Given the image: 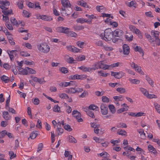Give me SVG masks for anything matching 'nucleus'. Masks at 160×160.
Returning a JSON list of instances; mask_svg holds the SVG:
<instances>
[{"label":"nucleus","instance_id":"1","mask_svg":"<svg viewBox=\"0 0 160 160\" xmlns=\"http://www.w3.org/2000/svg\"><path fill=\"white\" fill-rule=\"evenodd\" d=\"M101 38L106 41L112 40L113 38L112 31L110 28H108L105 31L101 30L99 33Z\"/></svg>","mask_w":160,"mask_h":160},{"label":"nucleus","instance_id":"2","mask_svg":"<svg viewBox=\"0 0 160 160\" xmlns=\"http://www.w3.org/2000/svg\"><path fill=\"white\" fill-rule=\"evenodd\" d=\"M18 71L19 74L22 75H28L29 74H35L37 72L32 68L26 67L25 68L21 67H17Z\"/></svg>","mask_w":160,"mask_h":160},{"label":"nucleus","instance_id":"3","mask_svg":"<svg viewBox=\"0 0 160 160\" xmlns=\"http://www.w3.org/2000/svg\"><path fill=\"white\" fill-rule=\"evenodd\" d=\"M38 50L41 52L48 53L50 50L49 46L46 43L43 42L37 45Z\"/></svg>","mask_w":160,"mask_h":160},{"label":"nucleus","instance_id":"4","mask_svg":"<svg viewBox=\"0 0 160 160\" xmlns=\"http://www.w3.org/2000/svg\"><path fill=\"white\" fill-rule=\"evenodd\" d=\"M139 89L142 93L148 99H156L158 98L157 95L154 94H149V91L144 88L140 87Z\"/></svg>","mask_w":160,"mask_h":160},{"label":"nucleus","instance_id":"5","mask_svg":"<svg viewBox=\"0 0 160 160\" xmlns=\"http://www.w3.org/2000/svg\"><path fill=\"white\" fill-rule=\"evenodd\" d=\"M4 32L7 36L8 42L10 44L13 46L15 45V43L13 40L12 35L8 32L7 29L4 31Z\"/></svg>","mask_w":160,"mask_h":160},{"label":"nucleus","instance_id":"6","mask_svg":"<svg viewBox=\"0 0 160 160\" xmlns=\"http://www.w3.org/2000/svg\"><path fill=\"white\" fill-rule=\"evenodd\" d=\"M73 117L75 118L79 122H82L83 121L81 118V115L80 112L77 110H73L72 113Z\"/></svg>","mask_w":160,"mask_h":160},{"label":"nucleus","instance_id":"7","mask_svg":"<svg viewBox=\"0 0 160 160\" xmlns=\"http://www.w3.org/2000/svg\"><path fill=\"white\" fill-rule=\"evenodd\" d=\"M72 9L71 7H62L61 8V12L62 15H69L72 13Z\"/></svg>","mask_w":160,"mask_h":160},{"label":"nucleus","instance_id":"8","mask_svg":"<svg viewBox=\"0 0 160 160\" xmlns=\"http://www.w3.org/2000/svg\"><path fill=\"white\" fill-rule=\"evenodd\" d=\"M131 67L134 69L135 71L139 74L143 75L144 73L142 71L140 67L138 65L133 62H132L130 63Z\"/></svg>","mask_w":160,"mask_h":160},{"label":"nucleus","instance_id":"9","mask_svg":"<svg viewBox=\"0 0 160 160\" xmlns=\"http://www.w3.org/2000/svg\"><path fill=\"white\" fill-rule=\"evenodd\" d=\"M100 112L101 114L103 115H107L108 113V110L107 106L104 103H102L100 105Z\"/></svg>","mask_w":160,"mask_h":160},{"label":"nucleus","instance_id":"10","mask_svg":"<svg viewBox=\"0 0 160 160\" xmlns=\"http://www.w3.org/2000/svg\"><path fill=\"white\" fill-rule=\"evenodd\" d=\"M36 17L38 19H41L45 21H50L52 19L51 16L46 15H41L38 14L36 15Z\"/></svg>","mask_w":160,"mask_h":160},{"label":"nucleus","instance_id":"11","mask_svg":"<svg viewBox=\"0 0 160 160\" xmlns=\"http://www.w3.org/2000/svg\"><path fill=\"white\" fill-rule=\"evenodd\" d=\"M0 8L2 10L8 9L10 5L9 2L7 0L4 1L0 0Z\"/></svg>","mask_w":160,"mask_h":160},{"label":"nucleus","instance_id":"12","mask_svg":"<svg viewBox=\"0 0 160 160\" xmlns=\"http://www.w3.org/2000/svg\"><path fill=\"white\" fill-rule=\"evenodd\" d=\"M121 107L122 108L118 109L117 111V112L118 114L127 111L129 108V107L125 103H123L122 104Z\"/></svg>","mask_w":160,"mask_h":160},{"label":"nucleus","instance_id":"13","mask_svg":"<svg viewBox=\"0 0 160 160\" xmlns=\"http://www.w3.org/2000/svg\"><path fill=\"white\" fill-rule=\"evenodd\" d=\"M111 75L119 79L125 75V73L122 72H111Z\"/></svg>","mask_w":160,"mask_h":160},{"label":"nucleus","instance_id":"14","mask_svg":"<svg viewBox=\"0 0 160 160\" xmlns=\"http://www.w3.org/2000/svg\"><path fill=\"white\" fill-rule=\"evenodd\" d=\"M105 22L113 27H117L118 25V22L112 20L111 19L109 18L106 19L105 20Z\"/></svg>","mask_w":160,"mask_h":160},{"label":"nucleus","instance_id":"15","mask_svg":"<svg viewBox=\"0 0 160 160\" xmlns=\"http://www.w3.org/2000/svg\"><path fill=\"white\" fill-rule=\"evenodd\" d=\"M17 50H8L7 52L8 53L9 56L10 60L11 61H13L14 60L15 56L16 55V52Z\"/></svg>","mask_w":160,"mask_h":160},{"label":"nucleus","instance_id":"16","mask_svg":"<svg viewBox=\"0 0 160 160\" xmlns=\"http://www.w3.org/2000/svg\"><path fill=\"white\" fill-rule=\"evenodd\" d=\"M56 30L59 32L66 34L68 33L69 28L65 27H59L56 28Z\"/></svg>","mask_w":160,"mask_h":160},{"label":"nucleus","instance_id":"17","mask_svg":"<svg viewBox=\"0 0 160 160\" xmlns=\"http://www.w3.org/2000/svg\"><path fill=\"white\" fill-rule=\"evenodd\" d=\"M148 149L151 153L153 155H157L158 153L156 148L151 144H149L148 145Z\"/></svg>","mask_w":160,"mask_h":160},{"label":"nucleus","instance_id":"18","mask_svg":"<svg viewBox=\"0 0 160 160\" xmlns=\"http://www.w3.org/2000/svg\"><path fill=\"white\" fill-rule=\"evenodd\" d=\"M66 48L68 51L74 52H80V50L78 48L73 46H68L66 47Z\"/></svg>","mask_w":160,"mask_h":160},{"label":"nucleus","instance_id":"19","mask_svg":"<svg viewBox=\"0 0 160 160\" xmlns=\"http://www.w3.org/2000/svg\"><path fill=\"white\" fill-rule=\"evenodd\" d=\"M10 21L12 23L13 26H15L18 27L19 25L22 23V21L20 20H17L15 18L12 17L10 19Z\"/></svg>","mask_w":160,"mask_h":160},{"label":"nucleus","instance_id":"20","mask_svg":"<svg viewBox=\"0 0 160 160\" xmlns=\"http://www.w3.org/2000/svg\"><path fill=\"white\" fill-rule=\"evenodd\" d=\"M61 3L63 7H70L71 4L69 0H61Z\"/></svg>","mask_w":160,"mask_h":160},{"label":"nucleus","instance_id":"21","mask_svg":"<svg viewBox=\"0 0 160 160\" xmlns=\"http://www.w3.org/2000/svg\"><path fill=\"white\" fill-rule=\"evenodd\" d=\"M76 22L78 23H83L84 22H87L89 24H91V20L90 21L82 18H78L76 20Z\"/></svg>","mask_w":160,"mask_h":160},{"label":"nucleus","instance_id":"22","mask_svg":"<svg viewBox=\"0 0 160 160\" xmlns=\"http://www.w3.org/2000/svg\"><path fill=\"white\" fill-rule=\"evenodd\" d=\"M125 4L127 6L130 7L136 8L138 6L137 2L135 1H132L129 2H126Z\"/></svg>","mask_w":160,"mask_h":160},{"label":"nucleus","instance_id":"23","mask_svg":"<svg viewBox=\"0 0 160 160\" xmlns=\"http://www.w3.org/2000/svg\"><path fill=\"white\" fill-rule=\"evenodd\" d=\"M145 79L148 82V83L151 87H153L154 86V83L153 81L151 78L148 76L146 75L145 76Z\"/></svg>","mask_w":160,"mask_h":160},{"label":"nucleus","instance_id":"24","mask_svg":"<svg viewBox=\"0 0 160 160\" xmlns=\"http://www.w3.org/2000/svg\"><path fill=\"white\" fill-rule=\"evenodd\" d=\"M123 48V54L126 55H128L129 52V47L127 44H124Z\"/></svg>","mask_w":160,"mask_h":160},{"label":"nucleus","instance_id":"25","mask_svg":"<svg viewBox=\"0 0 160 160\" xmlns=\"http://www.w3.org/2000/svg\"><path fill=\"white\" fill-rule=\"evenodd\" d=\"M76 88H67L66 90V92L69 94H74L76 93Z\"/></svg>","mask_w":160,"mask_h":160},{"label":"nucleus","instance_id":"26","mask_svg":"<svg viewBox=\"0 0 160 160\" xmlns=\"http://www.w3.org/2000/svg\"><path fill=\"white\" fill-rule=\"evenodd\" d=\"M128 80L130 83L132 84L138 85L139 84L140 82V80L137 79L129 78Z\"/></svg>","mask_w":160,"mask_h":160},{"label":"nucleus","instance_id":"27","mask_svg":"<svg viewBox=\"0 0 160 160\" xmlns=\"http://www.w3.org/2000/svg\"><path fill=\"white\" fill-rule=\"evenodd\" d=\"M98 157H101L104 158H109L110 157L109 154L106 152L103 151L102 153L97 154Z\"/></svg>","mask_w":160,"mask_h":160},{"label":"nucleus","instance_id":"28","mask_svg":"<svg viewBox=\"0 0 160 160\" xmlns=\"http://www.w3.org/2000/svg\"><path fill=\"white\" fill-rule=\"evenodd\" d=\"M67 141L69 142L76 143L77 142L75 138L72 136L69 135L67 138Z\"/></svg>","mask_w":160,"mask_h":160},{"label":"nucleus","instance_id":"29","mask_svg":"<svg viewBox=\"0 0 160 160\" xmlns=\"http://www.w3.org/2000/svg\"><path fill=\"white\" fill-rule=\"evenodd\" d=\"M122 34V31L119 29L115 30L113 32V35L115 37H119Z\"/></svg>","mask_w":160,"mask_h":160},{"label":"nucleus","instance_id":"30","mask_svg":"<svg viewBox=\"0 0 160 160\" xmlns=\"http://www.w3.org/2000/svg\"><path fill=\"white\" fill-rule=\"evenodd\" d=\"M77 4L85 8H89V7L87 3L84 1H78L77 2Z\"/></svg>","mask_w":160,"mask_h":160},{"label":"nucleus","instance_id":"31","mask_svg":"<svg viewBox=\"0 0 160 160\" xmlns=\"http://www.w3.org/2000/svg\"><path fill=\"white\" fill-rule=\"evenodd\" d=\"M65 157L68 158V160H72V155L71 154L70 152L65 150L64 154Z\"/></svg>","mask_w":160,"mask_h":160},{"label":"nucleus","instance_id":"32","mask_svg":"<svg viewBox=\"0 0 160 160\" xmlns=\"http://www.w3.org/2000/svg\"><path fill=\"white\" fill-rule=\"evenodd\" d=\"M2 116L4 118L7 120H9L11 118V116L7 111H5L3 112Z\"/></svg>","mask_w":160,"mask_h":160},{"label":"nucleus","instance_id":"33","mask_svg":"<svg viewBox=\"0 0 160 160\" xmlns=\"http://www.w3.org/2000/svg\"><path fill=\"white\" fill-rule=\"evenodd\" d=\"M22 45L23 46L29 49H32V46L29 42H23Z\"/></svg>","mask_w":160,"mask_h":160},{"label":"nucleus","instance_id":"34","mask_svg":"<svg viewBox=\"0 0 160 160\" xmlns=\"http://www.w3.org/2000/svg\"><path fill=\"white\" fill-rule=\"evenodd\" d=\"M128 27L130 30L133 33H135L138 29V28H136L135 26L132 25H129Z\"/></svg>","mask_w":160,"mask_h":160},{"label":"nucleus","instance_id":"35","mask_svg":"<svg viewBox=\"0 0 160 160\" xmlns=\"http://www.w3.org/2000/svg\"><path fill=\"white\" fill-rule=\"evenodd\" d=\"M108 107L110 112L112 114H114L116 112V109L115 106L113 104H109L108 105Z\"/></svg>","mask_w":160,"mask_h":160},{"label":"nucleus","instance_id":"36","mask_svg":"<svg viewBox=\"0 0 160 160\" xmlns=\"http://www.w3.org/2000/svg\"><path fill=\"white\" fill-rule=\"evenodd\" d=\"M7 9H4L2 10V12L5 15L8 16L10 14H13L12 10V9H10L7 11Z\"/></svg>","mask_w":160,"mask_h":160},{"label":"nucleus","instance_id":"37","mask_svg":"<svg viewBox=\"0 0 160 160\" xmlns=\"http://www.w3.org/2000/svg\"><path fill=\"white\" fill-rule=\"evenodd\" d=\"M59 97L62 99H66L68 98V95L64 93H60L58 94Z\"/></svg>","mask_w":160,"mask_h":160},{"label":"nucleus","instance_id":"38","mask_svg":"<svg viewBox=\"0 0 160 160\" xmlns=\"http://www.w3.org/2000/svg\"><path fill=\"white\" fill-rule=\"evenodd\" d=\"M134 49L135 51L138 52L140 54H142V56H143V51L141 47L138 46H136L134 47Z\"/></svg>","mask_w":160,"mask_h":160},{"label":"nucleus","instance_id":"39","mask_svg":"<svg viewBox=\"0 0 160 160\" xmlns=\"http://www.w3.org/2000/svg\"><path fill=\"white\" fill-rule=\"evenodd\" d=\"M79 69L82 70L83 72H90L92 70V68L89 67H86L84 66H81L78 67Z\"/></svg>","mask_w":160,"mask_h":160},{"label":"nucleus","instance_id":"40","mask_svg":"<svg viewBox=\"0 0 160 160\" xmlns=\"http://www.w3.org/2000/svg\"><path fill=\"white\" fill-rule=\"evenodd\" d=\"M57 135H61L63 132V129L61 127H58L56 129Z\"/></svg>","mask_w":160,"mask_h":160},{"label":"nucleus","instance_id":"41","mask_svg":"<svg viewBox=\"0 0 160 160\" xmlns=\"http://www.w3.org/2000/svg\"><path fill=\"white\" fill-rule=\"evenodd\" d=\"M2 80L5 83H8L9 81V78L7 76L3 75L1 78Z\"/></svg>","mask_w":160,"mask_h":160},{"label":"nucleus","instance_id":"42","mask_svg":"<svg viewBox=\"0 0 160 160\" xmlns=\"http://www.w3.org/2000/svg\"><path fill=\"white\" fill-rule=\"evenodd\" d=\"M92 70H95L100 68L99 62H97L95 63L92 66V68H91Z\"/></svg>","mask_w":160,"mask_h":160},{"label":"nucleus","instance_id":"43","mask_svg":"<svg viewBox=\"0 0 160 160\" xmlns=\"http://www.w3.org/2000/svg\"><path fill=\"white\" fill-rule=\"evenodd\" d=\"M138 132L140 134L141 138L143 139H145L146 138L145 134L144 133L143 130L142 129H140L138 130Z\"/></svg>","mask_w":160,"mask_h":160},{"label":"nucleus","instance_id":"44","mask_svg":"<svg viewBox=\"0 0 160 160\" xmlns=\"http://www.w3.org/2000/svg\"><path fill=\"white\" fill-rule=\"evenodd\" d=\"M38 135V133L37 131H33L30 135L29 138L31 139H34L36 138Z\"/></svg>","mask_w":160,"mask_h":160},{"label":"nucleus","instance_id":"45","mask_svg":"<svg viewBox=\"0 0 160 160\" xmlns=\"http://www.w3.org/2000/svg\"><path fill=\"white\" fill-rule=\"evenodd\" d=\"M117 133L119 135H120L122 136H126L127 135V133L126 131L121 129L118 130L117 131Z\"/></svg>","mask_w":160,"mask_h":160},{"label":"nucleus","instance_id":"46","mask_svg":"<svg viewBox=\"0 0 160 160\" xmlns=\"http://www.w3.org/2000/svg\"><path fill=\"white\" fill-rule=\"evenodd\" d=\"M75 31H79L83 29L84 27L82 26L74 25L73 27Z\"/></svg>","mask_w":160,"mask_h":160},{"label":"nucleus","instance_id":"47","mask_svg":"<svg viewBox=\"0 0 160 160\" xmlns=\"http://www.w3.org/2000/svg\"><path fill=\"white\" fill-rule=\"evenodd\" d=\"M76 79L83 80L86 78L87 76L85 75H78L76 74Z\"/></svg>","mask_w":160,"mask_h":160},{"label":"nucleus","instance_id":"48","mask_svg":"<svg viewBox=\"0 0 160 160\" xmlns=\"http://www.w3.org/2000/svg\"><path fill=\"white\" fill-rule=\"evenodd\" d=\"M153 105L157 112L160 114V105L157 102H154Z\"/></svg>","mask_w":160,"mask_h":160},{"label":"nucleus","instance_id":"49","mask_svg":"<svg viewBox=\"0 0 160 160\" xmlns=\"http://www.w3.org/2000/svg\"><path fill=\"white\" fill-rule=\"evenodd\" d=\"M117 91L121 94H123L126 92V89L124 88H118L117 89Z\"/></svg>","mask_w":160,"mask_h":160},{"label":"nucleus","instance_id":"50","mask_svg":"<svg viewBox=\"0 0 160 160\" xmlns=\"http://www.w3.org/2000/svg\"><path fill=\"white\" fill-rule=\"evenodd\" d=\"M96 9L98 11L101 12H103L105 10V8L102 6H97Z\"/></svg>","mask_w":160,"mask_h":160},{"label":"nucleus","instance_id":"51","mask_svg":"<svg viewBox=\"0 0 160 160\" xmlns=\"http://www.w3.org/2000/svg\"><path fill=\"white\" fill-rule=\"evenodd\" d=\"M93 139L95 142L97 143H101L102 141L103 140L102 138H100L98 137L94 136L93 137Z\"/></svg>","mask_w":160,"mask_h":160},{"label":"nucleus","instance_id":"52","mask_svg":"<svg viewBox=\"0 0 160 160\" xmlns=\"http://www.w3.org/2000/svg\"><path fill=\"white\" fill-rule=\"evenodd\" d=\"M89 108L90 109V110H92L93 111L95 110L96 111H98L99 109L98 107L94 104L90 105L89 106Z\"/></svg>","mask_w":160,"mask_h":160},{"label":"nucleus","instance_id":"53","mask_svg":"<svg viewBox=\"0 0 160 160\" xmlns=\"http://www.w3.org/2000/svg\"><path fill=\"white\" fill-rule=\"evenodd\" d=\"M58 7L57 6H54L53 7V12L54 14L56 16H59V12L57 11Z\"/></svg>","mask_w":160,"mask_h":160},{"label":"nucleus","instance_id":"54","mask_svg":"<svg viewBox=\"0 0 160 160\" xmlns=\"http://www.w3.org/2000/svg\"><path fill=\"white\" fill-rule=\"evenodd\" d=\"M31 15V13L26 10H24L23 11V15L25 17L29 18Z\"/></svg>","mask_w":160,"mask_h":160},{"label":"nucleus","instance_id":"55","mask_svg":"<svg viewBox=\"0 0 160 160\" xmlns=\"http://www.w3.org/2000/svg\"><path fill=\"white\" fill-rule=\"evenodd\" d=\"M32 102L35 105H38L40 103V100L38 98H35L32 100Z\"/></svg>","mask_w":160,"mask_h":160},{"label":"nucleus","instance_id":"56","mask_svg":"<svg viewBox=\"0 0 160 160\" xmlns=\"http://www.w3.org/2000/svg\"><path fill=\"white\" fill-rule=\"evenodd\" d=\"M53 111L55 112H60V107L58 105H55L53 108Z\"/></svg>","mask_w":160,"mask_h":160},{"label":"nucleus","instance_id":"57","mask_svg":"<svg viewBox=\"0 0 160 160\" xmlns=\"http://www.w3.org/2000/svg\"><path fill=\"white\" fill-rule=\"evenodd\" d=\"M59 85L60 86L62 87H67L69 86V83L68 82H60Z\"/></svg>","mask_w":160,"mask_h":160},{"label":"nucleus","instance_id":"58","mask_svg":"<svg viewBox=\"0 0 160 160\" xmlns=\"http://www.w3.org/2000/svg\"><path fill=\"white\" fill-rule=\"evenodd\" d=\"M102 102L105 103H108L110 102L109 99L105 96H102Z\"/></svg>","mask_w":160,"mask_h":160},{"label":"nucleus","instance_id":"59","mask_svg":"<svg viewBox=\"0 0 160 160\" xmlns=\"http://www.w3.org/2000/svg\"><path fill=\"white\" fill-rule=\"evenodd\" d=\"M159 33V32L157 31H152L151 32L153 36L155 39L158 38Z\"/></svg>","mask_w":160,"mask_h":160},{"label":"nucleus","instance_id":"60","mask_svg":"<svg viewBox=\"0 0 160 160\" xmlns=\"http://www.w3.org/2000/svg\"><path fill=\"white\" fill-rule=\"evenodd\" d=\"M146 113L143 112H136V118H139L142 116H145Z\"/></svg>","mask_w":160,"mask_h":160},{"label":"nucleus","instance_id":"61","mask_svg":"<svg viewBox=\"0 0 160 160\" xmlns=\"http://www.w3.org/2000/svg\"><path fill=\"white\" fill-rule=\"evenodd\" d=\"M136 150L138 152V153L139 154H142V153H144L145 151L141 148L138 147L136 149Z\"/></svg>","mask_w":160,"mask_h":160},{"label":"nucleus","instance_id":"62","mask_svg":"<svg viewBox=\"0 0 160 160\" xmlns=\"http://www.w3.org/2000/svg\"><path fill=\"white\" fill-rule=\"evenodd\" d=\"M113 98L116 102L121 101L122 100V97L121 95L114 96L113 97Z\"/></svg>","mask_w":160,"mask_h":160},{"label":"nucleus","instance_id":"63","mask_svg":"<svg viewBox=\"0 0 160 160\" xmlns=\"http://www.w3.org/2000/svg\"><path fill=\"white\" fill-rule=\"evenodd\" d=\"M20 54L24 57H28L30 56V54L27 52L23 51L20 52Z\"/></svg>","mask_w":160,"mask_h":160},{"label":"nucleus","instance_id":"64","mask_svg":"<svg viewBox=\"0 0 160 160\" xmlns=\"http://www.w3.org/2000/svg\"><path fill=\"white\" fill-rule=\"evenodd\" d=\"M77 44L79 47L82 48H83L84 45L85 44V43L83 42L78 41L77 42Z\"/></svg>","mask_w":160,"mask_h":160}]
</instances>
